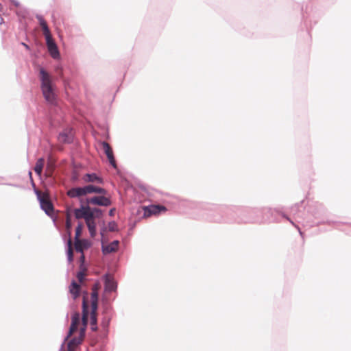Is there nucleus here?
<instances>
[{
  "label": "nucleus",
  "mask_w": 351,
  "mask_h": 351,
  "mask_svg": "<svg viewBox=\"0 0 351 351\" xmlns=\"http://www.w3.org/2000/svg\"><path fill=\"white\" fill-rule=\"evenodd\" d=\"M87 204L98 205L101 206H109L112 202L110 198L105 196H95L86 199Z\"/></svg>",
  "instance_id": "obj_4"
},
{
  "label": "nucleus",
  "mask_w": 351,
  "mask_h": 351,
  "mask_svg": "<svg viewBox=\"0 0 351 351\" xmlns=\"http://www.w3.org/2000/svg\"><path fill=\"white\" fill-rule=\"evenodd\" d=\"M46 45L47 47L48 51L50 56L55 60H58L60 58V55L58 48V46L55 41L51 39L46 41Z\"/></svg>",
  "instance_id": "obj_5"
},
{
  "label": "nucleus",
  "mask_w": 351,
  "mask_h": 351,
  "mask_svg": "<svg viewBox=\"0 0 351 351\" xmlns=\"http://www.w3.org/2000/svg\"><path fill=\"white\" fill-rule=\"evenodd\" d=\"M82 314L75 313L72 315L71 324L66 339L73 336L68 342L66 351H75L76 348L81 343L85 335L88 323L91 326L92 330H97V308H82Z\"/></svg>",
  "instance_id": "obj_1"
},
{
  "label": "nucleus",
  "mask_w": 351,
  "mask_h": 351,
  "mask_svg": "<svg viewBox=\"0 0 351 351\" xmlns=\"http://www.w3.org/2000/svg\"><path fill=\"white\" fill-rule=\"evenodd\" d=\"M80 289V285L75 280H73L69 287V291L74 299L79 295Z\"/></svg>",
  "instance_id": "obj_17"
},
{
  "label": "nucleus",
  "mask_w": 351,
  "mask_h": 351,
  "mask_svg": "<svg viewBox=\"0 0 351 351\" xmlns=\"http://www.w3.org/2000/svg\"><path fill=\"white\" fill-rule=\"evenodd\" d=\"M119 241L116 240L108 245H102V252L104 254H108L116 252L119 247Z\"/></svg>",
  "instance_id": "obj_11"
},
{
  "label": "nucleus",
  "mask_w": 351,
  "mask_h": 351,
  "mask_svg": "<svg viewBox=\"0 0 351 351\" xmlns=\"http://www.w3.org/2000/svg\"><path fill=\"white\" fill-rule=\"evenodd\" d=\"M1 10V5L0 4V10Z\"/></svg>",
  "instance_id": "obj_34"
},
{
  "label": "nucleus",
  "mask_w": 351,
  "mask_h": 351,
  "mask_svg": "<svg viewBox=\"0 0 351 351\" xmlns=\"http://www.w3.org/2000/svg\"><path fill=\"white\" fill-rule=\"evenodd\" d=\"M83 187H84L85 195H86L88 194H91V193H98V194L106 195L107 193L106 190L104 189V188H101V187H99L97 186H95L93 184H88Z\"/></svg>",
  "instance_id": "obj_7"
},
{
  "label": "nucleus",
  "mask_w": 351,
  "mask_h": 351,
  "mask_svg": "<svg viewBox=\"0 0 351 351\" xmlns=\"http://www.w3.org/2000/svg\"><path fill=\"white\" fill-rule=\"evenodd\" d=\"M67 195L71 198H80L85 196L84 187H73L67 191Z\"/></svg>",
  "instance_id": "obj_10"
},
{
  "label": "nucleus",
  "mask_w": 351,
  "mask_h": 351,
  "mask_svg": "<svg viewBox=\"0 0 351 351\" xmlns=\"http://www.w3.org/2000/svg\"><path fill=\"white\" fill-rule=\"evenodd\" d=\"M86 223L93 221L95 215L93 213L92 209L88 206V209L86 211L84 218Z\"/></svg>",
  "instance_id": "obj_19"
},
{
  "label": "nucleus",
  "mask_w": 351,
  "mask_h": 351,
  "mask_svg": "<svg viewBox=\"0 0 351 351\" xmlns=\"http://www.w3.org/2000/svg\"><path fill=\"white\" fill-rule=\"evenodd\" d=\"M98 290L99 285L97 284H95L92 288L91 293V306L90 307L95 308L97 307L98 305Z\"/></svg>",
  "instance_id": "obj_15"
},
{
  "label": "nucleus",
  "mask_w": 351,
  "mask_h": 351,
  "mask_svg": "<svg viewBox=\"0 0 351 351\" xmlns=\"http://www.w3.org/2000/svg\"><path fill=\"white\" fill-rule=\"evenodd\" d=\"M66 226L67 229H70L71 227V223L70 221V218L69 216H67L66 221Z\"/></svg>",
  "instance_id": "obj_28"
},
{
  "label": "nucleus",
  "mask_w": 351,
  "mask_h": 351,
  "mask_svg": "<svg viewBox=\"0 0 351 351\" xmlns=\"http://www.w3.org/2000/svg\"><path fill=\"white\" fill-rule=\"evenodd\" d=\"M83 180L84 182H96L101 184L103 183V179L97 176L95 173H86L83 178Z\"/></svg>",
  "instance_id": "obj_13"
},
{
  "label": "nucleus",
  "mask_w": 351,
  "mask_h": 351,
  "mask_svg": "<svg viewBox=\"0 0 351 351\" xmlns=\"http://www.w3.org/2000/svg\"><path fill=\"white\" fill-rule=\"evenodd\" d=\"M36 193L42 210H43L48 216L52 217L53 215L54 209L48 195L45 193H41L38 191H36Z\"/></svg>",
  "instance_id": "obj_3"
},
{
  "label": "nucleus",
  "mask_w": 351,
  "mask_h": 351,
  "mask_svg": "<svg viewBox=\"0 0 351 351\" xmlns=\"http://www.w3.org/2000/svg\"><path fill=\"white\" fill-rule=\"evenodd\" d=\"M82 223H79L75 229V240L79 239V237L82 233Z\"/></svg>",
  "instance_id": "obj_24"
},
{
  "label": "nucleus",
  "mask_w": 351,
  "mask_h": 351,
  "mask_svg": "<svg viewBox=\"0 0 351 351\" xmlns=\"http://www.w3.org/2000/svg\"><path fill=\"white\" fill-rule=\"evenodd\" d=\"M73 134L71 130H66L59 134L58 139L62 143H71Z\"/></svg>",
  "instance_id": "obj_12"
},
{
  "label": "nucleus",
  "mask_w": 351,
  "mask_h": 351,
  "mask_svg": "<svg viewBox=\"0 0 351 351\" xmlns=\"http://www.w3.org/2000/svg\"><path fill=\"white\" fill-rule=\"evenodd\" d=\"M44 164H45V160L43 158L38 159V160L36 161V165L34 167V171L38 176H40L42 173Z\"/></svg>",
  "instance_id": "obj_18"
},
{
  "label": "nucleus",
  "mask_w": 351,
  "mask_h": 351,
  "mask_svg": "<svg viewBox=\"0 0 351 351\" xmlns=\"http://www.w3.org/2000/svg\"><path fill=\"white\" fill-rule=\"evenodd\" d=\"M22 45L24 46V47H25L26 49H29V46L27 45H26L25 43H22Z\"/></svg>",
  "instance_id": "obj_33"
},
{
  "label": "nucleus",
  "mask_w": 351,
  "mask_h": 351,
  "mask_svg": "<svg viewBox=\"0 0 351 351\" xmlns=\"http://www.w3.org/2000/svg\"><path fill=\"white\" fill-rule=\"evenodd\" d=\"M108 228L110 232L116 231L117 230V224L115 221H110L108 223Z\"/></svg>",
  "instance_id": "obj_23"
},
{
  "label": "nucleus",
  "mask_w": 351,
  "mask_h": 351,
  "mask_svg": "<svg viewBox=\"0 0 351 351\" xmlns=\"http://www.w3.org/2000/svg\"><path fill=\"white\" fill-rule=\"evenodd\" d=\"M92 210L95 215V217L99 218L102 215V212L99 208H92Z\"/></svg>",
  "instance_id": "obj_25"
},
{
  "label": "nucleus",
  "mask_w": 351,
  "mask_h": 351,
  "mask_svg": "<svg viewBox=\"0 0 351 351\" xmlns=\"http://www.w3.org/2000/svg\"><path fill=\"white\" fill-rule=\"evenodd\" d=\"M88 209V206L81 205L80 208H75L73 210L76 219H83L86 211Z\"/></svg>",
  "instance_id": "obj_16"
},
{
  "label": "nucleus",
  "mask_w": 351,
  "mask_h": 351,
  "mask_svg": "<svg viewBox=\"0 0 351 351\" xmlns=\"http://www.w3.org/2000/svg\"><path fill=\"white\" fill-rule=\"evenodd\" d=\"M12 3L16 6L18 7L19 5V3L15 0H11Z\"/></svg>",
  "instance_id": "obj_30"
},
{
  "label": "nucleus",
  "mask_w": 351,
  "mask_h": 351,
  "mask_svg": "<svg viewBox=\"0 0 351 351\" xmlns=\"http://www.w3.org/2000/svg\"><path fill=\"white\" fill-rule=\"evenodd\" d=\"M84 276L85 273L84 270H81L77 274V278L80 282H82L84 280Z\"/></svg>",
  "instance_id": "obj_26"
},
{
  "label": "nucleus",
  "mask_w": 351,
  "mask_h": 351,
  "mask_svg": "<svg viewBox=\"0 0 351 351\" xmlns=\"http://www.w3.org/2000/svg\"><path fill=\"white\" fill-rule=\"evenodd\" d=\"M89 243L86 240L77 239L75 241V248L76 252L82 253L84 249L88 248Z\"/></svg>",
  "instance_id": "obj_14"
},
{
  "label": "nucleus",
  "mask_w": 351,
  "mask_h": 351,
  "mask_svg": "<svg viewBox=\"0 0 351 351\" xmlns=\"http://www.w3.org/2000/svg\"><path fill=\"white\" fill-rule=\"evenodd\" d=\"M37 19L39 21V23H40V25L41 26V27H44L45 25H47L46 21H45V19H43V16H38Z\"/></svg>",
  "instance_id": "obj_27"
},
{
  "label": "nucleus",
  "mask_w": 351,
  "mask_h": 351,
  "mask_svg": "<svg viewBox=\"0 0 351 351\" xmlns=\"http://www.w3.org/2000/svg\"><path fill=\"white\" fill-rule=\"evenodd\" d=\"M105 280V293H110L115 291L117 289V285L114 279L109 275L106 274L104 276Z\"/></svg>",
  "instance_id": "obj_9"
},
{
  "label": "nucleus",
  "mask_w": 351,
  "mask_h": 351,
  "mask_svg": "<svg viewBox=\"0 0 351 351\" xmlns=\"http://www.w3.org/2000/svg\"><path fill=\"white\" fill-rule=\"evenodd\" d=\"M68 249H67V259L69 263H71L73 261V250L71 247V241L69 239L68 241Z\"/></svg>",
  "instance_id": "obj_21"
},
{
  "label": "nucleus",
  "mask_w": 351,
  "mask_h": 351,
  "mask_svg": "<svg viewBox=\"0 0 351 351\" xmlns=\"http://www.w3.org/2000/svg\"><path fill=\"white\" fill-rule=\"evenodd\" d=\"M82 307H83V308L88 307V306H87V304H86V301H85V299H84V300H83Z\"/></svg>",
  "instance_id": "obj_32"
},
{
  "label": "nucleus",
  "mask_w": 351,
  "mask_h": 351,
  "mask_svg": "<svg viewBox=\"0 0 351 351\" xmlns=\"http://www.w3.org/2000/svg\"><path fill=\"white\" fill-rule=\"evenodd\" d=\"M42 29H43V34H44V36L45 37L46 41L53 39L52 36H51V34L50 33L49 29L47 25H45L44 27H43Z\"/></svg>",
  "instance_id": "obj_22"
},
{
  "label": "nucleus",
  "mask_w": 351,
  "mask_h": 351,
  "mask_svg": "<svg viewBox=\"0 0 351 351\" xmlns=\"http://www.w3.org/2000/svg\"><path fill=\"white\" fill-rule=\"evenodd\" d=\"M102 147L104 149V151L109 160V162L110 164L114 168L116 169L117 168V165H116V162H115V160H114V156H113V152H112V150L110 146V145L104 141L102 142Z\"/></svg>",
  "instance_id": "obj_6"
},
{
  "label": "nucleus",
  "mask_w": 351,
  "mask_h": 351,
  "mask_svg": "<svg viewBox=\"0 0 351 351\" xmlns=\"http://www.w3.org/2000/svg\"><path fill=\"white\" fill-rule=\"evenodd\" d=\"M84 258H84V254H83V252H82V255H81V257H80V261H81V262H82V264L84 263Z\"/></svg>",
  "instance_id": "obj_31"
},
{
  "label": "nucleus",
  "mask_w": 351,
  "mask_h": 351,
  "mask_svg": "<svg viewBox=\"0 0 351 351\" xmlns=\"http://www.w3.org/2000/svg\"><path fill=\"white\" fill-rule=\"evenodd\" d=\"M41 88L45 100L50 104H56V94L51 84L49 73L43 68L40 69Z\"/></svg>",
  "instance_id": "obj_2"
},
{
  "label": "nucleus",
  "mask_w": 351,
  "mask_h": 351,
  "mask_svg": "<svg viewBox=\"0 0 351 351\" xmlns=\"http://www.w3.org/2000/svg\"><path fill=\"white\" fill-rule=\"evenodd\" d=\"M165 210H166V208L163 206L151 205L145 208V215L149 217L152 215L159 214L162 211H165Z\"/></svg>",
  "instance_id": "obj_8"
},
{
  "label": "nucleus",
  "mask_w": 351,
  "mask_h": 351,
  "mask_svg": "<svg viewBox=\"0 0 351 351\" xmlns=\"http://www.w3.org/2000/svg\"><path fill=\"white\" fill-rule=\"evenodd\" d=\"M114 213H115V208H112L109 210V215L113 216L114 215Z\"/></svg>",
  "instance_id": "obj_29"
},
{
  "label": "nucleus",
  "mask_w": 351,
  "mask_h": 351,
  "mask_svg": "<svg viewBox=\"0 0 351 351\" xmlns=\"http://www.w3.org/2000/svg\"><path fill=\"white\" fill-rule=\"evenodd\" d=\"M91 237L96 235V223L95 221L86 223Z\"/></svg>",
  "instance_id": "obj_20"
}]
</instances>
